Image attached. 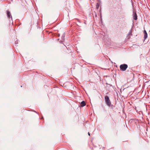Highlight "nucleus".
<instances>
[{"mask_svg": "<svg viewBox=\"0 0 150 150\" xmlns=\"http://www.w3.org/2000/svg\"><path fill=\"white\" fill-rule=\"evenodd\" d=\"M147 37V34L145 33L144 34V40H145Z\"/></svg>", "mask_w": 150, "mask_h": 150, "instance_id": "423d86ee", "label": "nucleus"}, {"mask_svg": "<svg viewBox=\"0 0 150 150\" xmlns=\"http://www.w3.org/2000/svg\"><path fill=\"white\" fill-rule=\"evenodd\" d=\"M57 89L58 90H60L59 88H57Z\"/></svg>", "mask_w": 150, "mask_h": 150, "instance_id": "9b49d317", "label": "nucleus"}, {"mask_svg": "<svg viewBox=\"0 0 150 150\" xmlns=\"http://www.w3.org/2000/svg\"><path fill=\"white\" fill-rule=\"evenodd\" d=\"M131 30H130V31H129V34H128V35L129 36V35H130L131 34Z\"/></svg>", "mask_w": 150, "mask_h": 150, "instance_id": "6e6552de", "label": "nucleus"}, {"mask_svg": "<svg viewBox=\"0 0 150 150\" xmlns=\"http://www.w3.org/2000/svg\"><path fill=\"white\" fill-rule=\"evenodd\" d=\"M88 135L90 136V134L89 133V132H88Z\"/></svg>", "mask_w": 150, "mask_h": 150, "instance_id": "9d476101", "label": "nucleus"}, {"mask_svg": "<svg viewBox=\"0 0 150 150\" xmlns=\"http://www.w3.org/2000/svg\"><path fill=\"white\" fill-rule=\"evenodd\" d=\"M149 96H148V97L149 98Z\"/></svg>", "mask_w": 150, "mask_h": 150, "instance_id": "ddd939ff", "label": "nucleus"}, {"mask_svg": "<svg viewBox=\"0 0 150 150\" xmlns=\"http://www.w3.org/2000/svg\"><path fill=\"white\" fill-rule=\"evenodd\" d=\"M6 13L8 18L9 19L11 18V20H12V17L11 15V14L10 12H9V11H7Z\"/></svg>", "mask_w": 150, "mask_h": 150, "instance_id": "7ed1b4c3", "label": "nucleus"}, {"mask_svg": "<svg viewBox=\"0 0 150 150\" xmlns=\"http://www.w3.org/2000/svg\"><path fill=\"white\" fill-rule=\"evenodd\" d=\"M144 34L147 33L146 32L145 30H144Z\"/></svg>", "mask_w": 150, "mask_h": 150, "instance_id": "1a4fd4ad", "label": "nucleus"}, {"mask_svg": "<svg viewBox=\"0 0 150 150\" xmlns=\"http://www.w3.org/2000/svg\"><path fill=\"white\" fill-rule=\"evenodd\" d=\"M16 42L17 43V42H18V41H16Z\"/></svg>", "mask_w": 150, "mask_h": 150, "instance_id": "f8f14e48", "label": "nucleus"}, {"mask_svg": "<svg viewBox=\"0 0 150 150\" xmlns=\"http://www.w3.org/2000/svg\"><path fill=\"white\" fill-rule=\"evenodd\" d=\"M105 101L107 105L110 107L111 105V102L110 101L109 97L107 96H106L105 98Z\"/></svg>", "mask_w": 150, "mask_h": 150, "instance_id": "f257e3e1", "label": "nucleus"}, {"mask_svg": "<svg viewBox=\"0 0 150 150\" xmlns=\"http://www.w3.org/2000/svg\"><path fill=\"white\" fill-rule=\"evenodd\" d=\"M99 7V5L98 3H97L96 5V8L97 9H98Z\"/></svg>", "mask_w": 150, "mask_h": 150, "instance_id": "0eeeda50", "label": "nucleus"}, {"mask_svg": "<svg viewBox=\"0 0 150 150\" xmlns=\"http://www.w3.org/2000/svg\"><path fill=\"white\" fill-rule=\"evenodd\" d=\"M135 20H137V15L136 13L134 14L133 16Z\"/></svg>", "mask_w": 150, "mask_h": 150, "instance_id": "39448f33", "label": "nucleus"}, {"mask_svg": "<svg viewBox=\"0 0 150 150\" xmlns=\"http://www.w3.org/2000/svg\"><path fill=\"white\" fill-rule=\"evenodd\" d=\"M86 105V103L84 101H83L81 102V105L82 107H83L85 106Z\"/></svg>", "mask_w": 150, "mask_h": 150, "instance_id": "20e7f679", "label": "nucleus"}, {"mask_svg": "<svg viewBox=\"0 0 150 150\" xmlns=\"http://www.w3.org/2000/svg\"><path fill=\"white\" fill-rule=\"evenodd\" d=\"M127 67L128 66L127 64H124L120 65V68L122 71H124L126 70Z\"/></svg>", "mask_w": 150, "mask_h": 150, "instance_id": "f03ea898", "label": "nucleus"}]
</instances>
